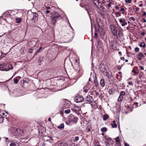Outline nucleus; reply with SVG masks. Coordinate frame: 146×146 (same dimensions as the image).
<instances>
[{
	"label": "nucleus",
	"mask_w": 146,
	"mask_h": 146,
	"mask_svg": "<svg viewBox=\"0 0 146 146\" xmlns=\"http://www.w3.org/2000/svg\"><path fill=\"white\" fill-rule=\"evenodd\" d=\"M12 130V133L15 136H19L22 134L23 130L19 129H17L16 128L13 127Z\"/></svg>",
	"instance_id": "nucleus-1"
},
{
	"label": "nucleus",
	"mask_w": 146,
	"mask_h": 146,
	"mask_svg": "<svg viewBox=\"0 0 146 146\" xmlns=\"http://www.w3.org/2000/svg\"><path fill=\"white\" fill-rule=\"evenodd\" d=\"M99 68L100 70L101 71L104 75H107L108 74V72L107 69L105 68L104 65L101 64H100Z\"/></svg>",
	"instance_id": "nucleus-2"
},
{
	"label": "nucleus",
	"mask_w": 146,
	"mask_h": 146,
	"mask_svg": "<svg viewBox=\"0 0 146 146\" xmlns=\"http://www.w3.org/2000/svg\"><path fill=\"white\" fill-rule=\"evenodd\" d=\"M111 31L114 36H115L119 31H121L119 28L116 27L114 26H111Z\"/></svg>",
	"instance_id": "nucleus-3"
},
{
	"label": "nucleus",
	"mask_w": 146,
	"mask_h": 146,
	"mask_svg": "<svg viewBox=\"0 0 146 146\" xmlns=\"http://www.w3.org/2000/svg\"><path fill=\"white\" fill-rule=\"evenodd\" d=\"M13 11L11 10L7 11L4 13L3 15L5 17H8L11 18V16L13 15Z\"/></svg>",
	"instance_id": "nucleus-4"
},
{
	"label": "nucleus",
	"mask_w": 146,
	"mask_h": 146,
	"mask_svg": "<svg viewBox=\"0 0 146 146\" xmlns=\"http://www.w3.org/2000/svg\"><path fill=\"white\" fill-rule=\"evenodd\" d=\"M7 66H8V68H5L2 65H0V70L1 71H7L9 70L10 69L11 70L13 69V66L11 64H8L7 65Z\"/></svg>",
	"instance_id": "nucleus-5"
},
{
	"label": "nucleus",
	"mask_w": 146,
	"mask_h": 146,
	"mask_svg": "<svg viewBox=\"0 0 146 146\" xmlns=\"http://www.w3.org/2000/svg\"><path fill=\"white\" fill-rule=\"evenodd\" d=\"M74 100L76 102L79 103L83 101L84 100V98L82 96H76L74 98Z\"/></svg>",
	"instance_id": "nucleus-6"
},
{
	"label": "nucleus",
	"mask_w": 146,
	"mask_h": 146,
	"mask_svg": "<svg viewBox=\"0 0 146 146\" xmlns=\"http://www.w3.org/2000/svg\"><path fill=\"white\" fill-rule=\"evenodd\" d=\"M116 35L118 40L120 41H121L123 39V35L121 31H119Z\"/></svg>",
	"instance_id": "nucleus-7"
},
{
	"label": "nucleus",
	"mask_w": 146,
	"mask_h": 146,
	"mask_svg": "<svg viewBox=\"0 0 146 146\" xmlns=\"http://www.w3.org/2000/svg\"><path fill=\"white\" fill-rule=\"evenodd\" d=\"M80 5L81 7L84 8V9L87 11L88 12L89 11V10L91 8L90 7L88 4H85L84 5H82L80 4Z\"/></svg>",
	"instance_id": "nucleus-8"
},
{
	"label": "nucleus",
	"mask_w": 146,
	"mask_h": 146,
	"mask_svg": "<svg viewBox=\"0 0 146 146\" xmlns=\"http://www.w3.org/2000/svg\"><path fill=\"white\" fill-rule=\"evenodd\" d=\"M33 17L31 18V19L34 22H35L38 20V14L35 12L33 13Z\"/></svg>",
	"instance_id": "nucleus-9"
},
{
	"label": "nucleus",
	"mask_w": 146,
	"mask_h": 146,
	"mask_svg": "<svg viewBox=\"0 0 146 146\" xmlns=\"http://www.w3.org/2000/svg\"><path fill=\"white\" fill-rule=\"evenodd\" d=\"M120 23L121 24L122 26H124L127 24L126 20L123 18L119 19Z\"/></svg>",
	"instance_id": "nucleus-10"
},
{
	"label": "nucleus",
	"mask_w": 146,
	"mask_h": 146,
	"mask_svg": "<svg viewBox=\"0 0 146 146\" xmlns=\"http://www.w3.org/2000/svg\"><path fill=\"white\" fill-rule=\"evenodd\" d=\"M145 57L144 54L141 52H139L138 54L137 55V58L139 60H141L142 58Z\"/></svg>",
	"instance_id": "nucleus-11"
},
{
	"label": "nucleus",
	"mask_w": 146,
	"mask_h": 146,
	"mask_svg": "<svg viewBox=\"0 0 146 146\" xmlns=\"http://www.w3.org/2000/svg\"><path fill=\"white\" fill-rule=\"evenodd\" d=\"M86 102H87L89 103L92 102L93 101V99L92 97L90 96H87L85 99Z\"/></svg>",
	"instance_id": "nucleus-12"
},
{
	"label": "nucleus",
	"mask_w": 146,
	"mask_h": 146,
	"mask_svg": "<svg viewBox=\"0 0 146 146\" xmlns=\"http://www.w3.org/2000/svg\"><path fill=\"white\" fill-rule=\"evenodd\" d=\"M100 84L101 86L103 87L105 85L104 80L103 79H101L100 80Z\"/></svg>",
	"instance_id": "nucleus-13"
},
{
	"label": "nucleus",
	"mask_w": 146,
	"mask_h": 146,
	"mask_svg": "<svg viewBox=\"0 0 146 146\" xmlns=\"http://www.w3.org/2000/svg\"><path fill=\"white\" fill-rule=\"evenodd\" d=\"M60 16H57V17H54L52 19V23H53V24L54 25V24L55 23V22H56L57 19L59 17H60Z\"/></svg>",
	"instance_id": "nucleus-14"
},
{
	"label": "nucleus",
	"mask_w": 146,
	"mask_h": 146,
	"mask_svg": "<svg viewBox=\"0 0 146 146\" xmlns=\"http://www.w3.org/2000/svg\"><path fill=\"white\" fill-rule=\"evenodd\" d=\"M115 92V90L113 88L110 89L108 91V92L110 94H113Z\"/></svg>",
	"instance_id": "nucleus-15"
},
{
	"label": "nucleus",
	"mask_w": 146,
	"mask_h": 146,
	"mask_svg": "<svg viewBox=\"0 0 146 146\" xmlns=\"http://www.w3.org/2000/svg\"><path fill=\"white\" fill-rule=\"evenodd\" d=\"M103 120L104 121H106L107 119L108 118L109 116L107 115H103Z\"/></svg>",
	"instance_id": "nucleus-16"
},
{
	"label": "nucleus",
	"mask_w": 146,
	"mask_h": 146,
	"mask_svg": "<svg viewBox=\"0 0 146 146\" xmlns=\"http://www.w3.org/2000/svg\"><path fill=\"white\" fill-rule=\"evenodd\" d=\"M104 139H106V141H110L111 140V139L110 138V137H108V136L105 135L104 137Z\"/></svg>",
	"instance_id": "nucleus-17"
},
{
	"label": "nucleus",
	"mask_w": 146,
	"mask_h": 146,
	"mask_svg": "<svg viewBox=\"0 0 146 146\" xmlns=\"http://www.w3.org/2000/svg\"><path fill=\"white\" fill-rule=\"evenodd\" d=\"M64 126V125L63 123H61L60 125L58 126L57 127L59 129H61L63 128Z\"/></svg>",
	"instance_id": "nucleus-18"
},
{
	"label": "nucleus",
	"mask_w": 146,
	"mask_h": 146,
	"mask_svg": "<svg viewBox=\"0 0 146 146\" xmlns=\"http://www.w3.org/2000/svg\"><path fill=\"white\" fill-rule=\"evenodd\" d=\"M94 85L95 86L97 87L99 85L98 82L96 80H94Z\"/></svg>",
	"instance_id": "nucleus-19"
},
{
	"label": "nucleus",
	"mask_w": 146,
	"mask_h": 146,
	"mask_svg": "<svg viewBox=\"0 0 146 146\" xmlns=\"http://www.w3.org/2000/svg\"><path fill=\"white\" fill-rule=\"evenodd\" d=\"M139 46L141 47L145 48V44L144 42H142L140 44Z\"/></svg>",
	"instance_id": "nucleus-20"
},
{
	"label": "nucleus",
	"mask_w": 146,
	"mask_h": 146,
	"mask_svg": "<svg viewBox=\"0 0 146 146\" xmlns=\"http://www.w3.org/2000/svg\"><path fill=\"white\" fill-rule=\"evenodd\" d=\"M123 99V96H121L119 95L118 99V101L119 102H121L122 101Z\"/></svg>",
	"instance_id": "nucleus-21"
},
{
	"label": "nucleus",
	"mask_w": 146,
	"mask_h": 146,
	"mask_svg": "<svg viewBox=\"0 0 146 146\" xmlns=\"http://www.w3.org/2000/svg\"><path fill=\"white\" fill-rule=\"evenodd\" d=\"M16 22L17 23H19L21 21V19L20 18H17L16 19Z\"/></svg>",
	"instance_id": "nucleus-22"
},
{
	"label": "nucleus",
	"mask_w": 146,
	"mask_h": 146,
	"mask_svg": "<svg viewBox=\"0 0 146 146\" xmlns=\"http://www.w3.org/2000/svg\"><path fill=\"white\" fill-rule=\"evenodd\" d=\"M4 119L3 117L0 114V123H2L3 122Z\"/></svg>",
	"instance_id": "nucleus-23"
},
{
	"label": "nucleus",
	"mask_w": 146,
	"mask_h": 146,
	"mask_svg": "<svg viewBox=\"0 0 146 146\" xmlns=\"http://www.w3.org/2000/svg\"><path fill=\"white\" fill-rule=\"evenodd\" d=\"M101 131L102 132H106L107 131V128L105 127L102 128L101 129Z\"/></svg>",
	"instance_id": "nucleus-24"
},
{
	"label": "nucleus",
	"mask_w": 146,
	"mask_h": 146,
	"mask_svg": "<svg viewBox=\"0 0 146 146\" xmlns=\"http://www.w3.org/2000/svg\"><path fill=\"white\" fill-rule=\"evenodd\" d=\"M70 112V110L69 109L66 110L64 111V113L66 114H68Z\"/></svg>",
	"instance_id": "nucleus-25"
},
{
	"label": "nucleus",
	"mask_w": 146,
	"mask_h": 146,
	"mask_svg": "<svg viewBox=\"0 0 146 146\" xmlns=\"http://www.w3.org/2000/svg\"><path fill=\"white\" fill-rule=\"evenodd\" d=\"M92 94H95L96 96H97L99 95V93L96 91H94V92H92Z\"/></svg>",
	"instance_id": "nucleus-26"
},
{
	"label": "nucleus",
	"mask_w": 146,
	"mask_h": 146,
	"mask_svg": "<svg viewBox=\"0 0 146 146\" xmlns=\"http://www.w3.org/2000/svg\"><path fill=\"white\" fill-rule=\"evenodd\" d=\"M115 141L117 143V144H119V139L118 137H117L115 139Z\"/></svg>",
	"instance_id": "nucleus-27"
},
{
	"label": "nucleus",
	"mask_w": 146,
	"mask_h": 146,
	"mask_svg": "<svg viewBox=\"0 0 146 146\" xmlns=\"http://www.w3.org/2000/svg\"><path fill=\"white\" fill-rule=\"evenodd\" d=\"M115 13V14L116 15V16L117 17L120 16L121 15V14L120 13H119V12H116Z\"/></svg>",
	"instance_id": "nucleus-28"
},
{
	"label": "nucleus",
	"mask_w": 146,
	"mask_h": 146,
	"mask_svg": "<svg viewBox=\"0 0 146 146\" xmlns=\"http://www.w3.org/2000/svg\"><path fill=\"white\" fill-rule=\"evenodd\" d=\"M125 93L124 91H121L120 93V96H123L125 95Z\"/></svg>",
	"instance_id": "nucleus-29"
},
{
	"label": "nucleus",
	"mask_w": 146,
	"mask_h": 146,
	"mask_svg": "<svg viewBox=\"0 0 146 146\" xmlns=\"http://www.w3.org/2000/svg\"><path fill=\"white\" fill-rule=\"evenodd\" d=\"M78 119V117H74L73 119V121H74V123H76Z\"/></svg>",
	"instance_id": "nucleus-30"
},
{
	"label": "nucleus",
	"mask_w": 146,
	"mask_h": 146,
	"mask_svg": "<svg viewBox=\"0 0 146 146\" xmlns=\"http://www.w3.org/2000/svg\"><path fill=\"white\" fill-rule=\"evenodd\" d=\"M111 125L112 126V127L113 128H116L117 127V125L116 124V123H115V124L112 123V124H111Z\"/></svg>",
	"instance_id": "nucleus-31"
},
{
	"label": "nucleus",
	"mask_w": 146,
	"mask_h": 146,
	"mask_svg": "<svg viewBox=\"0 0 146 146\" xmlns=\"http://www.w3.org/2000/svg\"><path fill=\"white\" fill-rule=\"evenodd\" d=\"M115 43V42L114 41H112L111 42V45L112 48L114 46Z\"/></svg>",
	"instance_id": "nucleus-32"
},
{
	"label": "nucleus",
	"mask_w": 146,
	"mask_h": 146,
	"mask_svg": "<svg viewBox=\"0 0 146 146\" xmlns=\"http://www.w3.org/2000/svg\"><path fill=\"white\" fill-rule=\"evenodd\" d=\"M104 143L106 146H108V145H109L110 144L109 142L106 141H105L104 142Z\"/></svg>",
	"instance_id": "nucleus-33"
},
{
	"label": "nucleus",
	"mask_w": 146,
	"mask_h": 146,
	"mask_svg": "<svg viewBox=\"0 0 146 146\" xmlns=\"http://www.w3.org/2000/svg\"><path fill=\"white\" fill-rule=\"evenodd\" d=\"M131 0H126L125 1V3H131Z\"/></svg>",
	"instance_id": "nucleus-34"
},
{
	"label": "nucleus",
	"mask_w": 146,
	"mask_h": 146,
	"mask_svg": "<svg viewBox=\"0 0 146 146\" xmlns=\"http://www.w3.org/2000/svg\"><path fill=\"white\" fill-rule=\"evenodd\" d=\"M16 144L14 143H11L10 144V146H16Z\"/></svg>",
	"instance_id": "nucleus-35"
},
{
	"label": "nucleus",
	"mask_w": 146,
	"mask_h": 146,
	"mask_svg": "<svg viewBox=\"0 0 146 146\" xmlns=\"http://www.w3.org/2000/svg\"><path fill=\"white\" fill-rule=\"evenodd\" d=\"M13 81H14V82L15 84H17L18 82V81L17 78L14 79Z\"/></svg>",
	"instance_id": "nucleus-36"
},
{
	"label": "nucleus",
	"mask_w": 146,
	"mask_h": 146,
	"mask_svg": "<svg viewBox=\"0 0 146 146\" xmlns=\"http://www.w3.org/2000/svg\"><path fill=\"white\" fill-rule=\"evenodd\" d=\"M78 139H79L78 137L76 136L75 137L74 139V141L75 142L77 141L78 140Z\"/></svg>",
	"instance_id": "nucleus-37"
},
{
	"label": "nucleus",
	"mask_w": 146,
	"mask_h": 146,
	"mask_svg": "<svg viewBox=\"0 0 146 146\" xmlns=\"http://www.w3.org/2000/svg\"><path fill=\"white\" fill-rule=\"evenodd\" d=\"M135 51L136 52H138L139 51V48L138 47H136L135 49Z\"/></svg>",
	"instance_id": "nucleus-38"
},
{
	"label": "nucleus",
	"mask_w": 146,
	"mask_h": 146,
	"mask_svg": "<svg viewBox=\"0 0 146 146\" xmlns=\"http://www.w3.org/2000/svg\"><path fill=\"white\" fill-rule=\"evenodd\" d=\"M132 72L134 73L135 75L137 74H138V73L135 70H134V69H133V70L132 71Z\"/></svg>",
	"instance_id": "nucleus-39"
},
{
	"label": "nucleus",
	"mask_w": 146,
	"mask_h": 146,
	"mask_svg": "<svg viewBox=\"0 0 146 146\" xmlns=\"http://www.w3.org/2000/svg\"><path fill=\"white\" fill-rule=\"evenodd\" d=\"M112 3L110 1H109V3L108 5V7H110L111 6V4Z\"/></svg>",
	"instance_id": "nucleus-40"
},
{
	"label": "nucleus",
	"mask_w": 146,
	"mask_h": 146,
	"mask_svg": "<svg viewBox=\"0 0 146 146\" xmlns=\"http://www.w3.org/2000/svg\"><path fill=\"white\" fill-rule=\"evenodd\" d=\"M5 141L6 142H9L10 141H9L7 137H6L5 138Z\"/></svg>",
	"instance_id": "nucleus-41"
},
{
	"label": "nucleus",
	"mask_w": 146,
	"mask_h": 146,
	"mask_svg": "<svg viewBox=\"0 0 146 146\" xmlns=\"http://www.w3.org/2000/svg\"><path fill=\"white\" fill-rule=\"evenodd\" d=\"M130 19H131V20H133V21H135V18L133 17H131L130 18Z\"/></svg>",
	"instance_id": "nucleus-42"
},
{
	"label": "nucleus",
	"mask_w": 146,
	"mask_h": 146,
	"mask_svg": "<svg viewBox=\"0 0 146 146\" xmlns=\"http://www.w3.org/2000/svg\"><path fill=\"white\" fill-rule=\"evenodd\" d=\"M128 84L130 85H133L132 82L131 81H130L128 82Z\"/></svg>",
	"instance_id": "nucleus-43"
},
{
	"label": "nucleus",
	"mask_w": 146,
	"mask_h": 146,
	"mask_svg": "<svg viewBox=\"0 0 146 146\" xmlns=\"http://www.w3.org/2000/svg\"><path fill=\"white\" fill-rule=\"evenodd\" d=\"M139 68H140L141 70H143L144 69L143 67L142 66H139Z\"/></svg>",
	"instance_id": "nucleus-44"
},
{
	"label": "nucleus",
	"mask_w": 146,
	"mask_h": 146,
	"mask_svg": "<svg viewBox=\"0 0 146 146\" xmlns=\"http://www.w3.org/2000/svg\"><path fill=\"white\" fill-rule=\"evenodd\" d=\"M42 48V47H39V49H38V51H37V52H40V50Z\"/></svg>",
	"instance_id": "nucleus-45"
},
{
	"label": "nucleus",
	"mask_w": 146,
	"mask_h": 146,
	"mask_svg": "<svg viewBox=\"0 0 146 146\" xmlns=\"http://www.w3.org/2000/svg\"><path fill=\"white\" fill-rule=\"evenodd\" d=\"M108 75V77L109 78H111V77H112V76L111 75Z\"/></svg>",
	"instance_id": "nucleus-46"
},
{
	"label": "nucleus",
	"mask_w": 146,
	"mask_h": 146,
	"mask_svg": "<svg viewBox=\"0 0 146 146\" xmlns=\"http://www.w3.org/2000/svg\"><path fill=\"white\" fill-rule=\"evenodd\" d=\"M48 138L49 139H51V140H52V141L53 140V139H52V138L51 137H48Z\"/></svg>",
	"instance_id": "nucleus-47"
},
{
	"label": "nucleus",
	"mask_w": 146,
	"mask_h": 146,
	"mask_svg": "<svg viewBox=\"0 0 146 146\" xmlns=\"http://www.w3.org/2000/svg\"><path fill=\"white\" fill-rule=\"evenodd\" d=\"M115 8L116 9H119V7L117 6H115Z\"/></svg>",
	"instance_id": "nucleus-48"
},
{
	"label": "nucleus",
	"mask_w": 146,
	"mask_h": 146,
	"mask_svg": "<svg viewBox=\"0 0 146 146\" xmlns=\"http://www.w3.org/2000/svg\"><path fill=\"white\" fill-rule=\"evenodd\" d=\"M121 11H124V9L123 8H121L120 9Z\"/></svg>",
	"instance_id": "nucleus-49"
},
{
	"label": "nucleus",
	"mask_w": 146,
	"mask_h": 146,
	"mask_svg": "<svg viewBox=\"0 0 146 146\" xmlns=\"http://www.w3.org/2000/svg\"><path fill=\"white\" fill-rule=\"evenodd\" d=\"M50 11H48V10H47L46 11V13L47 14H48V13H50Z\"/></svg>",
	"instance_id": "nucleus-50"
},
{
	"label": "nucleus",
	"mask_w": 146,
	"mask_h": 146,
	"mask_svg": "<svg viewBox=\"0 0 146 146\" xmlns=\"http://www.w3.org/2000/svg\"><path fill=\"white\" fill-rule=\"evenodd\" d=\"M97 35H98V34L97 33H95V34H94V36L96 37L97 36Z\"/></svg>",
	"instance_id": "nucleus-51"
},
{
	"label": "nucleus",
	"mask_w": 146,
	"mask_h": 146,
	"mask_svg": "<svg viewBox=\"0 0 146 146\" xmlns=\"http://www.w3.org/2000/svg\"><path fill=\"white\" fill-rule=\"evenodd\" d=\"M121 60H124L125 59V58L124 57H121Z\"/></svg>",
	"instance_id": "nucleus-52"
},
{
	"label": "nucleus",
	"mask_w": 146,
	"mask_h": 146,
	"mask_svg": "<svg viewBox=\"0 0 146 146\" xmlns=\"http://www.w3.org/2000/svg\"><path fill=\"white\" fill-rule=\"evenodd\" d=\"M50 9V7L49 6L46 7V9Z\"/></svg>",
	"instance_id": "nucleus-53"
},
{
	"label": "nucleus",
	"mask_w": 146,
	"mask_h": 146,
	"mask_svg": "<svg viewBox=\"0 0 146 146\" xmlns=\"http://www.w3.org/2000/svg\"><path fill=\"white\" fill-rule=\"evenodd\" d=\"M125 146H129V145L126 143H125Z\"/></svg>",
	"instance_id": "nucleus-54"
},
{
	"label": "nucleus",
	"mask_w": 146,
	"mask_h": 146,
	"mask_svg": "<svg viewBox=\"0 0 146 146\" xmlns=\"http://www.w3.org/2000/svg\"><path fill=\"white\" fill-rule=\"evenodd\" d=\"M84 91L85 92H88V90L87 89H86L84 90Z\"/></svg>",
	"instance_id": "nucleus-55"
},
{
	"label": "nucleus",
	"mask_w": 146,
	"mask_h": 146,
	"mask_svg": "<svg viewBox=\"0 0 146 146\" xmlns=\"http://www.w3.org/2000/svg\"><path fill=\"white\" fill-rule=\"evenodd\" d=\"M143 15H144L146 16V13H145V12H144L143 13Z\"/></svg>",
	"instance_id": "nucleus-56"
},
{
	"label": "nucleus",
	"mask_w": 146,
	"mask_h": 146,
	"mask_svg": "<svg viewBox=\"0 0 146 146\" xmlns=\"http://www.w3.org/2000/svg\"><path fill=\"white\" fill-rule=\"evenodd\" d=\"M141 35H145V33L143 32H142L141 33Z\"/></svg>",
	"instance_id": "nucleus-57"
},
{
	"label": "nucleus",
	"mask_w": 146,
	"mask_h": 146,
	"mask_svg": "<svg viewBox=\"0 0 146 146\" xmlns=\"http://www.w3.org/2000/svg\"><path fill=\"white\" fill-rule=\"evenodd\" d=\"M48 120L49 121H51V119L50 118H48Z\"/></svg>",
	"instance_id": "nucleus-58"
},
{
	"label": "nucleus",
	"mask_w": 146,
	"mask_h": 146,
	"mask_svg": "<svg viewBox=\"0 0 146 146\" xmlns=\"http://www.w3.org/2000/svg\"><path fill=\"white\" fill-rule=\"evenodd\" d=\"M95 146H101V145H98L97 144H96L95 145Z\"/></svg>",
	"instance_id": "nucleus-59"
},
{
	"label": "nucleus",
	"mask_w": 146,
	"mask_h": 146,
	"mask_svg": "<svg viewBox=\"0 0 146 146\" xmlns=\"http://www.w3.org/2000/svg\"><path fill=\"white\" fill-rule=\"evenodd\" d=\"M139 8H138V7H137V8H136V10L137 11H139Z\"/></svg>",
	"instance_id": "nucleus-60"
},
{
	"label": "nucleus",
	"mask_w": 146,
	"mask_h": 146,
	"mask_svg": "<svg viewBox=\"0 0 146 146\" xmlns=\"http://www.w3.org/2000/svg\"><path fill=\"white\" fill-rule=\"evenodd\" d=\"M16 74V72H15L14 73V74L13 75V76H12V78H13V76Z\"/></svg>",
	"instance_id": "nucleus-61"
},
{
	"label": "nucleus",
	"mask_w": 146,
	"mask_h": 146,
	"mask_svg": "<svg viewBox=\"0 0 146 146\" xmlns=\"http://www.w3.org/2000/svg\"><path fill=\"white\" fill-rule=\"evenodd\" d=\"M142 5H143L142 4H140L139 5V6L140 7H141L142 6Z\"/></svg>",
	"instance_id": "nucleus-62"
},
{
	"label": "nucleus",
	"mask_w": 146,
	"mask_h": 146,
	"mask_svg": "<svg viewBox=\"0 0 146 146\" xmlns=\"http://www.w3.org/2000/svg\"><path fill=\"white\" fill-rule=\"evenodd\" d=\"M31 51H32V50H31V49L30 50H29V53H31L32 52L31 51Z\"/></svg>",
	"instance_id": "nucleus-63"
},
{
	"label": "nucleus",
	"mask_w": 146,
	"mask_h": 146,
	"mask_svg": "<svg viewBox=\"0 0 146 146\" xmlns=\"http://www.w3.org/2000/svg\"><path fill=\"white\" fill-rule=\"evenodd\" d=\"M143 20L144 22H146V20L145 19H143Z\"/></svg>",
	"instance_id": "nucleus-64"
}]
</instances>
